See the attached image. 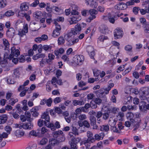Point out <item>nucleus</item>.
<instances>
[{
  "label": "nucleus",
  "mask_w": 149,
  "mask_h": 149,
  "mask_svg": "<svg viewBox=\"0 0 149 149\" xmlns=\"http://www.w3.org/2000/svg\"><path fill=\"white\" fill-rule=\"evenodd\" d=\"M33 16L35 18L40 19L42 16V14L40 11H37L34 13L33 14Z\"/></svg>",
  "instance_id": "31"
},
{
  "label": "nucleus",
  "mask_w": 149,
  "mask_h": 149,
  "mask_svg": "<svg viewBox=\"0 0 149 149\" xmlns=\"http://www.w3.org/2000/svg\"><path fill=\"white\" fill-rule=\"evenodd\" d=\"M20 54V52L18 49H16V48L13 47L11 48V54L9 56V58L11 59L14 56L17 57Z\"/></svg>",
  "instance_id": "9"
},
{
  "label": "nucleus",
  "mask_w": 149,
  "mask_h": 149,
  "mask_svg": "<svg viewBox=\"0 0 149 149\" xmlns=\"http://www.w3.org/2000/svg\"><path fill=\"white\" fill-rule=\"evenodd\" d=\"M84 57L82 55H76L73 58V61L77 65H81L84 61Z\"/></svg>",
  "instance_id": "7"
},
{
  "label": "nucleus",
  "mask_w": 149,
  "mask_h": 149,
  "mask_svg": "<svg viewBox=\"0 0 149 149\" xmlns=\"http://www.w3.org/2000/svg\"><path fill=\"white\" fill-rule=\"evenodd\" d=\"M81 19V16L78 15L75 16H73L70 18L68 21L70 25H72L77 23L78 21Z\"/></svg>",
  "instance_id": "12"
},
{
  "label": "nucleus",
  "mask_w": 149,
  "mask_h": 149,
  "mask_svg": "<svg viewBox=\"0 0 149 149\" xmlns=\"http://www.w3.org/2000/svg\"><path fill=\"white\" fill-rule=\"evenodd\" d=\"M14 14V12L11 10H9L6 12L5 15V16L9 17L12 15H13Z\"/></svg>",
  "instance_id": "54"
},
{
  "label": "nucleus",
  "mask_w": 149,
  "mask_h": 149,
  "mask_svg": "<svg viewBox=\"0 0 149 149\" xmlns=\"http://www.w3.org/2000/svg\"><path fill=\"white\" fill-rule=\"evenodd\" d=\"M72 29H74V31L75 33H76L77 34L79 33V32L81 30V27L80 24H77L75 25L74 28H73Z\"/></svg>",
  "instance_id": "27"
},
{
  "label": "nucleus",
  "mask_w": 149,
  "mask_h": 149,
  "mask_svg": "<svg viewBox=\"0 0 149 149\" xmlns=\"http://www.w3.org/2000/svg\"><path fill=\"white\" fill-rule=\"evenodd\" d=\"M127 5L123 3H120L115 6V9L118 10H124L127 8Z\"/></svg>",
  "instance_id": "18"
},
{
  "label": "nucleus",
  "mask_w": 149,
  "mask_h": 149,
  "mask_svg": "<svg viewBox=\"0 0 149 149\" xmlns=\"http://www.w3.org/2000/svg\"><path fill=\"white\" fill-rule=\"evenodd\" d=\"M124 113L122 112H119L117 116L116 120L119 121H122L124 116Z\"/></svg>",
  "instance_id": "39"
},
{
  "label": "nucleus",
  "mask_w": 149,
  "mask_h": 149,
  "mask_svg": "<svg viewBox=\"0 0 149 149\" xmlns=\"http://www.w3.org/2000/svg\"><path fill=\"white\" fill-rule=\"evenodd\" d=\"M6 5V0H0V7L3 8Z\"/></svg>",
  "instance_id": "55"
},
{
  "label": "nucleus",
  "mask_w": 149,
  "mask_h": 149,
  "mask_svg": "<svg viewBox=\"0 0 149 149\" xmlns=\"http://www.w3.org/2000/svg\"><path fill=\"white\" fill-rule=\"evenodd\" d=\"M140 2V0H130L126 3V5L127 6L132 5H134L135 3H138Z\"/></svg>",
  "instance_id": "40"
},
{
  "label": "nucleus",
  "mask_w": 149,
  "mask_h": 149,
  "mask_svg": "<svg viewBox=\"0 0 149 149\" xmlns=\"http://www.w3.org/2000/svg\"><path fill=\"white\" fill-rule=\"evenodd\" d=\"M52 48V47L50 45H44L43 46V49L45 51L50 50Z\"/></svg>",
  "instance_id": "52"
},
{
  "label": "nucleus",
  "mask_w": 149,
  "mask_h": 149,
  "mask_svg": "<svg viewBox=\"0 0 149 149\" xmlns=\"http://www.w3.org/2000/svg\"><path fill=\"white\" fill-rule=\"evenodd\" d=\"M53 22L55 25L56 29L55 30L61 31V27L60 25L57 22H56V20H54Z\"/></svg>",
  "instance_id": "46"
},
{
  "label": "nucleus",
  "mask_w": 149,
  "mask_h": 149,
  "mask_svg": "<svg viewBox=\"0 0 149 149\" xmlns=\"http://www.w3.org/2000/svg\"><path fill=\"white\" fill-rule=\"evenodd\" d=\"M100 130L101 131L107 132L109 130V127L108 125H102L100 126Z\"/></svg>",
  "instance_id": "41"
},
{
  "label": "nucleus",
  "mask_w": 149,
  "mask_h": 149,
  "mask_svg": "<svg viewBox=\"0 0 149 149\" xmlns=\"http://www.w3.org/2000/svg\"><path fill=\"white\" fill-rule=\"evenodd\" d=\"M35 1L30 5V6L32 7H36L38 4L39 5V0H34Z\"/></svg>",
  "instance_id": "64"
},
{
  "label": "nucleus",
  "mask_w": 149,
  "mask_h": 149,
  "mask_svg": "<svg viewBox=\"0 0 149 149\" xmlns=\"http://www.w3.org/2000/svg\"><path fill=\"white\" fill-rule=\"evenodd\" d=\"M114 36L115 39L120 38L123 36V32L120 29L118 28L114 31Z\"/></svg>",
  "instance_id": "10"
},
{
  "label": "nucleus",
  "mask_w": 149,
  "mask_h": 149,
  "mask_svg": "<svg viewBox=\"0 0 149 149\" xmlns=\"http://www.w3.org/2000/svg\"><path fill=\"white\" fill-rule=\"evenodd\" d=\"M82 145H84L86 149H89L91 143L86 140H85L82 142Z\"/></svg>",
  "instance_id": "38"
},
{
  "label": "nucleus",
  "mask_w": 149,
  "mask_h": 149,
  "mask_svg": "<svg viewBox=\"0 0 149 149\" xmlns=\"http://www.w3.org/2000/svg\"><path fill=\"white\" fill-rule=\"evenodd\" d=\"M65 40L63 37H60L58 39V45H63L65 42Z\"/></svg>",
  "instance_id": "45"
},
{
  "label": "nucleus",
  "mask_w": 149,
  "mask_h": 149,
  "mask_svg": "<svg viewBox=\"0 0 149 149\" xmlns=\"http://www.w3.org/2000/svg\"><path fill=\"white\" fill-rule=\"evenodd\" d=\"M104 136V134L103 132H101L99 134H95V139L96 140L102 139Z\"/></svg>",
  "instance_id": "35"
},
{
  "label": "nucleus",
  "mask_w": 149,
  "mask_h": 149,
  "mask_svg": "<svg viewBox=\"0 0 149 149\" xmlns=\"http://www.w3.org/2000/svg\"><path fill=\"white\" fill-rule=\"evenodd\" d=\"M78 118L79 121H80L85 120L87 118L85 114H81L78 116Z\"/></svg>",
  "instance_id": "53"
},
{
  "label": "nucleus",
  "mask_w": 149,
  "mask_h": 149,
  "mask_svg": "<svg viewBox=\"0 0 149 149\" xmlns=\"http://www.w3.org/2000/svg\"><path fill=\"white\" fill-rule=\"evenodd\" d=\"M143 6L146 10L147 13H149V4H145L143 5Z\"/></svg>",
  "instance_id": "59"
},
{
  "label": "nucleus",
  "mask_w": 149,
  "mask_h": 149,
  "mask_svg": "<svg viewBox=\"0 0 149 149\" xmlns=\"http://www.w3.org/2000/svg\"><path fill=\"white\" fill-rule=\"evenodd\" d=\"M31 115L30 112L26 111L24 115L20 116V120L22 122H25L26 120L29 122H31L33 120V119L31 118Z\"/></svg>",
  "instance_id": "5"
},
{
  "label": "nucleus",
  "mask_w": 149,
  "mask_h": 149,
  "mask_svg": "<svg viewBox=\"0 0 149 149\" xmlns=\"http://www.w3.org/2000/svg\"><path fill=\"white\" fill-rule=\"evenodd\" d=\"M86 49L91 58L94 59V56L95 55V53L93 47L92 46L89 45L86 47Z\"/></svg>",
  "instance_id": "11"
},
{
  "label": "nucleus",
  "mask_w": 149,
  "mask_h": 149,
  "mask_svg": "<svg viewBox=\"0 0 149 149\" xmlns=\"http://www.w3.org/2000/svg\"><path fill=\"white\" fill-rule=\"evenodd\" d=\"M84 102L83 100L79 101L74 100H73L72 102V104L74 106L77 105H82L84 104Z\"/></svg>",
  "instance_id": "36"
},
{
  "label": "nucleus",
  "mask_w": 149,
  "mask_h": 149,
  "mask_svg": "<svg viewBox=\"0 0 149 149\" xmlns=\"http://www.w3.org/2000/svg\"><path fill=\"white\" fill-rule=\"evenodd\" d=\"M46 126L51 129L53 131L55 130L56 128H59L60 127V125L58 121H56L54 125L51 123H49V125H47Z\"/></svg>",
  "instance_id": "13"
},
{
  "label": "nucleus",
  "mask_w": 149,
  "mask_h": 149,
  "mask_svg": "<svg viewBox=\"0 0 149 149\" xmlns=\"http://www.w3.org/2000/svg\"><path fill=\"white\" fill-rule=\"evenodd\" d=\"M18 101V100L17 99H15L13 98H12L9 100V104L12 105H13Z\"/></svg>",
  "instance_id": "47"
},
{
  "label": "nucleus",
  "mask_w": 149,
  "mask_h": 149,
  "mask_svg": "<svg viewBox=\"0 0 149 149\" xmlns=\"http://www.w3.org/2000/svg\"><path fill=\"white\" fill-rule=\"evenodd\" d=\"M16 127L19 129L23 128L25 130H31L33 127V124L29 122L26 123H21L20 124H16L15 125Z\"/></svg>",
  "instance_id": "3"
},
{
  "label": "nucleus",
  "mask_w": 149,
  "mask_h": 149,
  "mask_svg": "<svg viewBox=\"0 0 149 149\" xmlns=\"http://www.w3.org/2000/svg\"><path fill=\"white\" fill-rule=\"evenodd\" d=\"M63 132L61 130H58L56 131H54L53 132V136L55 138H57L58 137L61 136H63L62 135L63 134Z\"/></svg>",
  "instance_id": "26"
},
{
  "label": "nucleus",
  "mask_w": 149,
  "mask_h": 149,
  "mask_svg": "<svg viewBox=\"0 0 149 149\" xmlns=\"http://www.w3.org/2000/svg\"><path fill=\"white\" fill-rule=\"evenodd\" d=\"M88 12L90 16L87 19V21L90 22L93 19L95 18L96 17L95 15L97 14L98 12L94 9H90Z\"/></svg>",
  "instance_id": "8"
},
{
  "label": "nucleus",
  "mask_w": 149,
  "mask_h": 149,
  "mask_svg": "<svg viewBox=\"0 0 149 149\" xmlns=\"http://www.w3.org/2000/svg\"><path fill=\"white\" fill-rule=\"evenodd\" d=\"M100 32L104 34L108 33L109 32L107 26L104 25H101L100 27Z\"/></svg>",
  "instance_id": "15"
},
{
  "label": "nucleus",
  "mask_w": 149,
  "mask_h": 149,
  "mask_svg": "<svg viewBox=\"0 0 149 149\" xmlns=\"http://www.w3.org/2000/svg\"><path fill=\"white\" fill-rule=\"evenodd\" d=\"M105 92L103 89H101L98 90L97 93V96L99 97H103L104 95H105Z\"/></svg>",
  "instance_id": "34"
},
{
  "label": "nucleus",
  "mask_w": 149,
  "mask_h": 149,
  "mask_svg": "<svg viewBox=\"0 0 149 149\" xmlns=\"http://www.w3.org/2000/svg\"><path fill=\"white\" fill-rule=\"evenodd\" d=\"M115 15H112L110 13H108L103 16V19L104 20H108L111 23L114 24L115 22Z\"/></svg>",
  "instance_id": "6"
},
{
  "label": "nucleus",
  "mask_w": 149,
  "mask_h": 149,
  "mask_svg": "<svg viewBox=\"0 0 149 149\" xmlns=\"http://www.w3.org/2000/svg\"><path fill=\"white\" fill-rule=\"evenodd\" d=\"M72 130L74 134L75 135H78V130L76 127L73 126L72 127Z\"/></svg>",
  "instance_id": "63"
},
{
  "label": "nucleus",
  "mask_w": 149,
  "mask_h": 149,
  "mask_svg": "<svg viewBox=\"0 0 149 149\" xmlns=\"http://www.w3.org/2000/svg\"><path fill=\"white\" fill-rule=\"evenodd\" d=\"M64 52V49L63 48H61L55 50L54 54L56 56H58L60 54H63Z\"/></svg>",
  "instance_id": "32"
},
{
  "label": "nucleus",
  "mask_w": 149,
  "mask_h": 149,
  "mask_svg": "<svg viewBox=\"0 0 149 149\" xmlns=\"http://www.w3.org/2000/svg\"><path fill=\"white\" fill-rule=\"evenodd\" d=\"M64 139L63 138H62V139L61 141L55 139H51L49 141L48 144L42 149H53L55 145H58L60 142H63Z\"/></svg>",
  "instance_id": "2"
},
{
  "label": "nucleus",
  "mask_w": 149,
  "mask_h": 149,
  "mask_svg": "<svg viewBox=\"0 0 149 149\" xmlns=\"http://www.w3.org/2000/svg\"><path fill=\"white\" fill-rule=\"evenodd\" d=\"M41 118L42 119H45L44 121H45L47 123H49L50 117L47 112H45L42 114Z\"/></svg>",
  "instance_id": "19"
},
{
  "label": "nucleus",
  "mask_w": 149,
  "mask_h": 149,
  "mask_svg": "<svg viewBox=\"0 0 149 149\" xmlns=\"http://www.w3.org/2000/svg\"><path fill=\"white\" fill-rule=\"evenodd\" d=\"M78 125L80 127H82L84 126L85 127L88 128L90 127V123L88 121L86 120H84V121H79L78 122Z\"/></svg>",
  "instance_id": "16"
},
{
  "label": "nucleus",
  "mask_w": 149,
  "mask_h": 149,
  "mask_svg": "<svg viewBox=\"0 0 149 149\" xmlns=\"http://www.w3.org/2000/svg\"><path fill=\"white\" fill-rule=\"evenodd\" d=\"M20 74L19 71V68L15 69L13 70V72L12 74L14 78H17L19 77Z\"/></svg>",
  "instance_id": "33"
},
{
  "label": "nucleus",
  "mask_w": 149,
  "mask_h": 149,
  "mask_svg": "<svg viewBox=\"0 0 149 149\" xmlns=\"http://www.w3.org/2000/svg\"><path fill=\"white\" fill-rule=\"evenodd\" d=\"M108 39V38L105 36H100L98 38V42L99 41H100L103 42L104 40H107Z\"/></svg>",
  "instance_id": "50"
},
{
  "label": "nucleus",
  "mask_w": 149,
  "mask_h": 149,
  "mask_svg": "<svg viewBox=\"0 0 149 149\" xmlns=\"http://www.w3.org/2000/svg\"><path fill=\"white\" fill-rule=\"evenodd\" d=\"M45 57V55L44 54H37L34 55L33 57V60H36L39 58H44Z\"/></svg>",
  "instance_id": "43"
},
{
  "label": "nucleus",
  "mask_w": 149,
  "mask_h": 149,
  "mask_svg": "<svg viewBox=\"0 0 149 149\" xmlns=\"http://www.w3.org/2000/svg\"><path fill=\"white\" fill-rule=\"evenodd\" d=\"M143 31L145 33H149V23L145 25L143 28Z\"/></svg>",
  "instance_id": "48"
},
{
  "label": "nucleus",
  "mask_w": 149,
  "mask_h": 149,
  "mask_svg": "<svg viewBox=\"0 0 149 149\" xmlns=\"http://www.w3.org/2000/svg\"><path fill=\"white\" fill-rule=\"evenodd\" d=\"M125 69V65H122L119 66L117 70V72L118 73H119L121 71H123Z\"/></svg>",
  "instance_id": "62"
},
{
  "label": "nucleus",
  "mask_w": 149,
  "mask_h": 149,
  "mask_svg": "<svg viewBox=\"0 0 149 149\" xmlns=\"http://www.w3.org/2000/svg\"><path fill=\"white\" fill-rule=\"evenodd\" d=\"M5 130L7 132L8 134H9L12 131V128L9 126H7L5 128Z\"/></svg>",
  "instance_id": "60"
},
{
  "label": "nucleus",
  "mask_w": 149,
  "mask_h": 149,
  "mask_svg": "<svg viewBox=\"0 0 149 149\" xmlns=\"http://www.w3.org/2000/svg\"><path fill=\"white\" fill-rule=\"evenodd\" d=\"M52 8L53 10H54L57 12H61L62 11V10L60 8H59L56 6H53L52 7Z\"/></svg>",
  "instance_id": "57"
},
{
  "label": "nucleus",
  "mask_w": 149,
  "mask_h": 149,
  "mask_svg": "<svg viewBox=\"0 0 149 149\" xmlns=\"http://www.w3.org/2000/svg\"><path fill=\"white\" fill-rule=\"evenodd\" d=\"M85 3L87 5H89L90 6L93 7L94 6L95 7L96 5V2L94 0H85Z\"/></svg>",
  "instance_id": "30"
},
{
  "label": "nucleus",
  "mask_w": 149,
  "mask_h": 149,
  "mask_svg": "<svg viewBox=\"0 0 149 149\" xmlns=\"http://www.w3.org/2000/svg\"><path fill=\"white\" fill-rule=\"evenodd\" d=\"M23 25H24L23 29H20L19 31L18 35L21 37L23 36L28 32V25L26 24L24 25V23L22 22H20V23H19V22H17L15 24V26H17L16 28H17L19 27L20 28V26H22Z\"/></svg>",
  "instance_id": "1"
},
{
  "label": "nucleus",
  "mask_w": 149,
  "mask_h": 149,
  "mask_svg": "<svg viewBox=\"0 0 149 149\" xmlns=\"http://www.w3.org/2000/svg\"><path fill=\"white\" fill-rule=\"evenodd\" d=\"M8 119L6 115H3L0 116V124H3L5 123Z\"/></svg>",
  "instance_id": "29"
},
{
  "label": "nucleus",
  "mask_w": 149,
  "mask_h": 149,
  "mask_svg": "<svg viewBox=\"0 0 149 149\" xmlns=\"http://www.w3.org/2000/svg\"><path fill=\"white\" fill-rule=\"evenodd\" d=\"M91 125H94L96 124V120L95 117L93 116H91L89 118Z\"/></svg>",
  "instance_id": "42"
},
{
  "label": "nucleus",
  "mask_w": 149,
  "mask_h": 149,
  "mask_svg": "<svg viewBox=\"0 0 149 149\" xmlns=\"http://www.w3.org/2000/svg\"><path fill=\"white\" fill-rule=\"evenodd\" d=\"M50 6V3H47V5L46 6V10L49 13H50L52 12V8H51Z\"/></svg>",
  "instance_id": "58"
},
{
  "label": "nucleus",
  "mask_w": 149,
  "mask_h": 149,
  "mask_svg": "<svg viewBox=\"0 0 149 149\" xmlns=\"http://www.w3.org/2000/svg\"><path fill=\"white\" fill-rule=\"evenodd\" d=\"M91 107L92 109H95L97 107V104L94 101H92L90 102Z\"/></svg>",
  "instance_id": "56"
},
{
  "label": "nucleus",
  "mask_w": 149,
  "mask_h": 149,
  "mask_svg": "<svg viewBox=\"0 0 149 149\" xmlns=\"http://www.w3.org/2000/svg\"><path fill=\"white\" fill-rule=\"evenodd\" d=\"M66 39L68 41V45L69 46L73 45L79 41V39L77 38H68Z\"/></svg>",
  "instance_id": "14"
},
{
  "label": "nucleus",
  "mask_w": 149,
  "mask_h": 149,
  "mask_svg": "<svg viewBox=\"0 0 149 149\" xmlns=\"http://www.w3.org/2000/svg\"><path fill=\"white\" fill-rule=\"evenodd\" d=\"M20 8L22 11H27L29 8L28 3L24 2L22 3L20 6Z\"/></svg>",
  "instance_id": "24"
},
{
  "label": "nucleus",
  "mask_w": 149,
  "mask_h": 149,
  "mask_svg": "<svg viewBox=\"0 0 149 149\" xmlns=\"http://www.w3.org/2000/svg\"><path fill=\"white\" fill-rule=\"evenodd\" d=\"M139 108L142 111L149 109V107H148V104H146V102L144 101H142L139 104Z\"/></svg>",
  "instance_id": "17"
},
{
  "label": "nucleus",
  "mask_w": 149,
  "mask_h": 149,
  "mask_svg": "<svg viewBox=\"0 0 149 149\" xmlns=\"http://www.w3.org/2000/svg\"><path fill=\"white\" fill-rule=\"evenodd\" d=\"M141 92L143 95H148L149 88L148 87H142L140 88Z\"/></svg>",
  "instance_id": "25"
},
{
  "label": "nucleus",
  "mask_w": 149,
  "mask_h": 149,
  "mask_svg": "<svg viewBox=\"0 0 149 149\" xmlns=\"http://www.w3.org/2000/svg\"><path fill=\"white\" fill-rule=\"evenodd\" d=\"M3 48L4 50L5 56H8L10 53V44L8 40L6 39H3Z\"/></svg>",
  "instance_id": "4"
},
{
  "label": "nucleus",
  "mask_w": 149,
  "mask_h": 149,
  "mask_svg": "<svg viewBox=\"0 0 149 149\" xmlns=\"http://www.w3.org/2000/svg\"><path fill=\"white\" fill-rule=\"evenodd\" d=\"M60 31H60L56 30L55 29L53 31L52 33L53 36L54 38L60 35Z\"/></svg>",
  "instance_id": "49"
},
{
  "label": "nucleus",
  "mask_w": 149,
  "mask_h": 149,
  "mask_svg": "<svg viewBox=\"0 0 149 149\" xmlns=\"http://www.w3.org/2000/svg\"><path fill=\"white\" fill-rule=\"evenodd\" d=\"M110 129L112 132L118 133H120V130H118V128L116 126H111L110 128Z\"/></svg>",
  "instance_id": "44"
},
{
  "label": "nucleus",
  "mask_w": 149,
  "mask_h": 149,
  "mask_svg": "<svg viewBox=\"0 0 149 149\" xmlns=\"http://www.w3.org/2000/svg\"><path fill=\"white\" fill-rule=\"evenodd\" d=\"M37 107H35L32 108L31 110V112L33 116L35 117H37L38 115V113L37 110Z\"/></svg>",
  "instance_id": "28"
},
{
  "label": "nucleus",
  "mask_w": 149,
  "mask_h": 149,
  "mask_svg": "<svg viewBox=\"0 0 149 149\" xmlns=\"http://www.w3.org/2000/svg\"><path fill=\"white\" fill-rule=\"evenodd\" d=\"M72 10L71 12V13L73 15H78L79 14V12L77 11L78 7L75 5H72Z\"/></svg>",
  "instance_id": "21"
},
{
  "label": "nucleus",
  "mask_w": 149,
  "mask_h": 149,
  "mask_svg": "<svg viewBox=\"0 0 149 149\" xmlns=\"http://www.w3.org/2000/svg\"><path fill=\"white\" fill-rule=\"evenodd\" d=\"M74 29H71V30L65 36V38L66 39L68 38H74L72 36L74 35H77L76 33H75L74 31Z\"/></svg>",
  "instance_id": "23"
},
{
  "label": "nucleus",
  "mask_w": 149,
  "mask_h": 149,
  "mask_svg": "<svg viewBox=\"0 0 149 149\" xmlns=\"http://www.w3.org/2000/svg\"><path fill=\"white\" fill-rule=\"evenodd\" d=\"M15 135L17 138H20L23 136L25 134L24 132L20 130H17L14 133Z\"/></svg>",
  "instance_id": "22"
},
{
  "label": "nucleus",
  "mask_w": 149,
  "mask_h": 149,
  "mask_svg": "<svg viewBox=\"0 0 149 149\" xmlns=\"http://www.w3.org/2000/svg\"><path fill=\"white\" fill-rule=\"evenodd\" d=\"M127 118L128 120L132 122H135V120L134 118H135L134 115V114L132 112H128L126 115Z\"/></svg>",
  "instance_id": "20"
},
{
  "label": "nucleus",
  "mask_w": 149,
  "mask_h": 149,
  "mask_svg": "<svg viewBox=\"0 0 149 149\" xmlns=\"http://www.w3.org/2000/svg\"><path fill=\"white\" fill-rule=\"evenodd\" d=\"M48 142V139L45 138H42L40 141V145H43L45 144Z\"/></svg>",
  "instance_id": "51"
},
{
  "label": "nucleus",
  "mask_w": 149,
  "mask_h": 149,
  "mask_svg": "<svg viewBox=\"0 0 149 149\" xmlns=\"http://www.w3.org/2000/svg\"><path fill=\"white\" fill-rule=\"evenodd\" d=\"M46 63V59L42 58V60L40 62V66L41 67H43Z\"/></svg>",
  "instance_id": "61"
},
{
  "label": "nucleus",
  "mask_w": 149,
  "mask_h": 149,
  "mask_svg": "<svg viewBox=\"0 0 149 149\" xmlns=\"http://www.w3.org/2000/svg\"><path fill=\"white\" fill-rule=\"evenodd\" d=\"M49 123H47L45 121H44L42 119H40L38 121V124L39 127L42 126L44 124L46 126V125H49Z\"/></svg>",
  "instance_id": "37"
}]
</instances>
